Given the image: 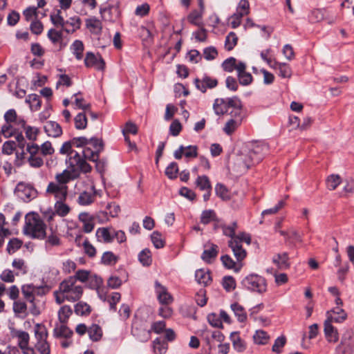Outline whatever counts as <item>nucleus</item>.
<instances>
[{
    "instance_id": "1",
    "label": "nucleus",
    "mask_w": 354,
    "mask_h": 354,
    "mask_svg": "<svg viewBox=\"0 0 354 354\" xmlns=\"http://www.w3.org/2000/svg\"><path fill=\"white\" fill-rule=\"evenodd\" d=\"M79 177V173L74 169H64L55 176V181L50 182L46 192L53 195L57 200H66L68 196L67 184Z\"/></svg>"
},
{
    "instance_id": "2",
    "label": "nucleus",
    "mask_w": 354,
    "mask_h": 354,
    "mask_svg": "<svg viewBox=\"0 0 354 354\" xmlns=\"http://www.w3.org/2000/svg\"><path fill=\"white\" fill-rule=\"evenodd\" d=\"M83 294V287L75 283V277H68L60 283L59 289L54 292L55 301L62 304L66 300L71 302L78 301Z\"/></svg>"
},
{
    "instance_id": "3",
    "label": "nucleus",
    "mask_w": 354,
    "mask_h": 354,
    "mask_svg": "<svg viewBox=\"0 0 354 354\" xmlns=\"http://www.w3.org/2000/svg\"><path fill=\"white\" fill-rule=\"evenodd\" d=\"M73 145L72 140L64 142L59 149V153L68 155L66 162L71 169L76 171V169H77L85 174L91 172L92 169L91 166L82 158L80 153L71 149Z\"/></svg>"
},
{
    "instance_id": "4",
    "label": "nucleus",
    "mask_w": 354,
    "mask_h": 354,
    "mask_svg": "<svg viewBox=\"0 0 354 354\" xmlns=\"http://www.w3.org/2000/svg\"><path fill=\"white\" fill-rule=\"evenodd\" d=\"M46 225L35 213H28L25 217V225L23 229L24 234L32 239H43L46 236Z\"/></svg>"
},
{
    "instance_id": "5",
    "label": "nucleus",
    "mask_w": 354,
    "mask_h": 354,
    "mask_svg": "<svg viewBox=\"0 0 354 354\" xmlns=\"http://www.w3.org/2000/svg\"><path fill=\"white\" fill-rule=\"evenodd\" d=\"M267 146L259 144L252 143L248 145V147L243 149L239 155L243 158L245 163H249V167L258 164L263 160V152L267 151Z\"/></svg>"
},
{
    "instance_id": "6",
    "label": "nucleus",
    "mask_w": 354,
    "mask_h": 354,
    "mask_svg": "<svg viewBox=\"0 0 354 354\" xmlns=\"http://www.w3.org/2000/svg\"><path fill=\"white\" fill-rule=\"evenodd\" d=\"M243 242H245L247 245L250 244L251 237L250 234L245 232L239 233L228 242V245L232 249L238 263H241L247 256L246 250L242 247Z\"/></svg>"
},
{
    "instance_id": "7",
    "label": "nucleus",
    "mask_w": 354,
    "mask_h": 354,
    "mask_svg": "<svg viewBox=\"0 0 354 354\" xmlns=\"http://www.w3.org/2000/svg\"><path fill=\"white\" fill-rule=\"evenodd\" d=\"M243 286L249 290L258 293L265 292L267 290L266 279L258 274H251L243 279Z\"/></svg>"
},
{
    "instance_id": "8",
    "label": "nucleus",
    "mask_w": 354,
    "mask_h": 354,
    "mask_svg": "<svg viewBox=\"0 0 354 354\" xmlns=\"http://www.w3.org/2000/svg\"><path fill=\"white\" fill-rule=\"evenodd\" d=\"M100 12L104 20L115 21L120 16V3L117 0H111L100 8Z\"/></svg>"
},
{
    "instance_id": "9",
    "label": "nucleus",
    "mask_w": 354,
    "mask_h": 354,
    "mask_svg": "<svg viewBox=\"0 0 354 354\" xmlns=\"http://www.w3.org/2000/svg\"><path fill=\"white\" fill-rule=\"evenodd\" d=\"M93 149L90 147H85L82 151V158L86 162V160L96 162L99 159V154L104 149V144L102 140L93 138V142L91 143Z\"/></svg>"
},
{
    "instance_id": "10",
    "label": "nucleus",
    "mask_w": 354,
    "mask_h": 354,
    "mask_svg": "<svg viewBox=\"0 0 354 354\" xmlns=\"http://www.w3.org/2000/svg\"><path fill=\"white\" fill-rule=\"evenodd\" d=\"M341 349V354H354V333L346 331L342 336L340 344L336 350Z\"/></svg>"
},
{
    "instance_id": "11",
    "label": "nucleus",
    "mask_w": 354,
    "mask_h": 354,
    "mask_svg": "<svg viewBox=\"0 0 354 354\" xmlns=\"http://www.w3.org/2000/svg\"><path fill=\"white\" fill-rule=\"evenodd\" d=\"M15 192L18 196L24 201H30L37 196V191L31 185L24 183L17 184Z\"/></svg>"
},
{
    "instance_id": "12",
    "label": "nucleus",
    "mask_w": 354,
    "mask_h": 354,
    "mask_svg": "<svg viewBox=\"0 0 354 354\" xmlns=\"http://www.w3.org/2000/svg\"><path fill=\"white\" fill-rule=\"evenodd\" d=\"M194 84L199 91L205 93L207 88H215L218 85V81L215 78L205 75L201 79L196 78Z\"/></svg>"
},
{
    "instance_id": "13",
    "label": "nucleus",
    "mask_w": 354,
    "mask_h": 354,
    "mask_svg": "<svg viewBox=\"0 0 354 354\" xmlns=\"http://www.w3.org/2000/svg\"><path fill=\"white\" fill-rule=\"evenodd\" d=\"M84 64L86 67H95L96 69L100 71L104 70L105 66V63L101 55H98L96 56L91 52H88L86 54Z\"/></svg>"
},
{
    "instance_id": "14",
    "label": "nucleus",
    "mask_w": 354,
    "mask_h": 354,
    "mask_svg": "<svg viewBox=\"0 0 354 354\" xmlns=\"http://www.w3.org/2000/svg\"><path fill=\"white\" fill-rule=\"evenodd\" d=\"M246 64L243 62H239L237 66V77L239 83L243 86H248L252 82L253 77L252 75L246 72Z\"/></svg>"
},
{
    "instance_id": "15",
    "label": "nucleus",
    "mask_w": 354,
    "mask_h": 354,
    "mask_svg": "<svg viewBox=\"0 0 354 354\" xmlns=\"http://www.w3.org/2000/svg\"><path fill=\"white\" fill-rule=\"evenodd\" d=\"M97 194H98V191L95 189L94 186H91L89 190L80 193L77 202L81 205H89L94 202Z\"/></svg>"
},
{
    "instance_id": "16",
    "label": "nucleus",
    "mask_w": 354,
    "mask_h": 354,
    "mask_svg": "<svg viewBox=\"0 0 354 354\" xmlns=\"http://www.w3.org/2000/svg\"><path fill=\"white\" fill-rule=\"evenodd\" d=\"M155 290L158 299L162 304L168 305L173 301V297L168 292L167 288L158 281L155 282Z\"/></svg>"
},
{
    "instance_id": "17",
    "label": "nucleus",
    "mask_w": 354,
    "mask_h": 354,
    "mask_svg": "<svg viewBox=\"0 0 354 354\" xmlns=\"http://www.w3.org/2000/svg\"><path fill=\"white\" fill-rule=\"evenodd\" d=\"M326 316V320L342 323L346 319L347 313L340 306H336L332 310L327 311Z\"/></svg>"
},
{
    "instance_id": "18",
    "label": "nucleus",
    "mask_w": 354,
    "mask_h": 354,
    "mask_svg": "<svg viewBox=\"0 0 354 354\" xmlns=\"http://www.w3.org/2000/svg\"><path fill=\"white\" fill-rule=\"evenodd\" d=\"M205 249L204 250L201 259L206 263H211L212 259H214L218 253V247L214 243H207L205 245Z\"/></svg>"
},
{
    "instance_id": "19",
    "label": "nucleus",
    "mask_w": 354,
    "mask_h": 354,
    "mask_svg": "<svg viewBox=\"0 0 354 354\" xmlns=\"http://www.w3.org/2000/svg\"><path fill=\"white\" fill-rule=\"evenodd\" d=\"M95 235L98 241L105 243H111L114 239L112 227H99Z\"/></svg>"
},
{
    "instance_id": "20",
    "label": "nucleus",
    "mask_w": 354,
    "mask_h": 354,
    "mask_svg": "<svg viewBox=\"0 0 354 354\" xmlns=\"http://www.w3.org/2000/svg\"><path fill=\"white\" fill-rule=\"evenodd\" d=\"M332 322L329 320L324 322V334L328 342L335 343L339 339V334L337 328L332 325Z\"/></svg>"
},
{
    "instance_id": "21",
    "label": "nucleus",
    "mask_w": 354,
    "mask_h": 354,
    "mask_svg": "<svg viewBox=\"0 0 354 354\" xmlns=\"http://www.w3.org/2000/svg\"><path fill=\"white\" fill-rule=\"evenodd\" d=\"M79 219L83 223V231L90 233L94 229V217L87 212H82L79 214Z\"/></svg>"
},
{
    "instance_id": "22",
    "label": "nucleus",
    "mask_w": 354,
    "mask_h": 354,
    "mask_svg": "<svg viewBox=\"0 0 354 354\" xmlns=\"http://www.w3.org/2000/svg\"><path fill=\"white\" fill-rule=\"evenodd\" d=\"M44 129L46 134L50 137L58 138L62 134L61 126L55 121L46 122Z\"/></svg>"
},
{
    "instance_id": "23",
    "label": "nucleus",
    "mask_w": 354,
    "mask_h": 354,
    "mask_svg": "<svg viewBox=\"0 0 354 354\" xmlns=\"http://www.w3.org/2000/svg\"><path fill=\"white\" fill-rule=\"evenodd\" d=\"M272 262L280 270H286L289 268L290 266L287 252L275 254L272 258Z\"/></svg>"
},
{
    "instance_id": "24",
    "label": "nucleus",
    "mask_w": 354,
    "mask_h": 354,
    "mask_svg": "<svg viewBox=\"0 0 354 354\" xmlns=\"http://www.w3.org/2000/svg\"><path fill=\"white\" fill-rule=\"evenodd\" d=\"M73 332L66 326V324L57 323L53 330V335L55 337L70 338Z\"/></svg>"
},
{
    "instance_id": "25",
    "label": "nucleus",
    "mask_w": 354,
    "mask_h": 354,
    "mask_svg": "<svg viewBox=\"0 0 354 354\" xmlns=\"http://www.w3.org/2000/svg\"><path fill=\"white\" fill-rule=\"evenodd\" d=\"M86 26L91 33L95 35H99L102 32V24L100 19L95 17L86 19Z\"/></svg>"
},
{
    "instance_id": "26",
    "label": "nucleus",
    "mask_w": 354,
    "mask_h": 354,
    "mask_svg": "<svg viewBox=\"0 0 354 354\" xmlns=\"http://www.w3.org/2000/svg\"><path fill=\"white\" fill-rule=\"evenodd\" d=\"M230 339L232 342L233 348L239 353L243 352L246 349V344L243 340L238 333L233 332L230 335Z\"/></svg>"
},
{
    "instance_id": "27",
    "label": "nucleus",
    "mask_w": 354,
    "mask_h": 354,
    "mask_svg": "<svg viewBox=\"0 0 354 354\" xmlns=\"http://www.w3.org/2000/svg\"><path fill=\"white\" fill-rule=\"evenodd\" d=\"M72 313L73 310L71 306L68 305L62 306L57 313L59 322L61 324H66Z\"/></svg>"
},
{
    "instance_id": "28",
    "label": "nucleus",
    "mask_w": 354,
    "mask_h": 354,
    "mask_svg": "<svg viewBox=\"0 0 354 354\" xmlns=\"http://www.w3.org/2000/svg\"><path fill=\"white\" fill-rule=\"evenodd\" d=\"M231 309L239 322H245L247 319V313L244 308L238 303L231 304Z\"/></svg>"
},
{
    "instance_id": "29",
    "label": "nucleus",
    "mask_w": 354,
    "mask_h": 354,
    "mask_svg": "<svg viewBox=\"0 0 354 354\" xmlns=\"http://www.w3.org/2000/svg\"><path fill=\"white\" fill-rule=\"evenodd\" d=\"M65 201L57 200L54 206L55 214L62 217L66 216L71 209L69 206L64 203Z\"/></svg>"
},
{
    "instance_id": "30",
    "label": "nucleus",
    "mask_w": 354,
    "mask_h": 354,
    "mask_svg": "<svg viewBox=\"0 0 354 354\" xmlns=\"http://www.w3.org/2000/svg\"><path fill=\"white\" fill-rule=\"evenodd\" d=\"M204 12L201 10H193L187 16V20L189 23L196 26H203V24L201 21Z\"/></svg>"
},
{
    "instance_id": "31",
    "label": "nucleus",
    "mask_w": 354,
    "mask_h": 354,
    "mask_svg": "<svg viewBox=\"0 0 354 354\" xmlns=\"http://www.w3.org/2000/svg\"><path fill=\"white\" fill-rule=\"evenodd\" d=\"M61 13L60 10H57L50 15V19L55 26L57 28L61 27L63 30H65V20L61 15Z\"/></svg>"
},
{
    "instance_id": "32",
    "label": "nucleus",
    "mask_w": 354,
    "mask_h": 354,
    "mask_svg": "<svg viewBox=\"0 0 354 354\" xmlns=\"http://www.w3.org/2000/svg\"><path fill=\"white\" fill-rule=\"evenodd\" d=\"M241 118H232L229 120L223 127V131L227 135H231L241 125Z\"/></svg>"
},
{
    "instance_id": "33",
    "label": "nucleus",
    "mask_w": 354,
    "mask_h": 354,
    "mask_svg": "<svg viewBox=\"0 0 354 354\" xmlns=\"http://www.w3.org/2000/svg\"><path fill=\"white\" fill-rule=\"evenodd\" d=\"M81 24V20L78 17L70 18L68 20L65 21V30L66 32H73L77 29H79Z\"/></svg>"
},
{
    "instance_id": "34",
    "label": "nucleus",
    "mask_w": 354,
    "mask_h": 354,
    "mask_svg": "<svg viewBox=\"0 0 354 354\" xmlns=\"http://www.w3.org/2000/svg\"><path fill=\"white\" fill-rule=\"evenodd\" d=\"M70 48L77 59L80 60L82 59L84 47L82 41L78 39L74 41Z\"/></svg>"
},
{
    "instance_id": "35",
    "label": "nucleus",
    "mask_w": 354,
    "mask_h": 354,
    "mask_svg": "<svg viewBox=\"0 0 354 354\" xmlns=\"http://www.w3.org/2000/svg\"><path fill=\"white\" fill-rule=\"evenodd\" d=\"M270 339V335L263 330H256L254 335H253L254 343L259 345H265L268 344Z\"/></svg>"
},
{
    "instance_id": "36",
    "label": "nucleus",
    "mask_w": 354,
    "mask_h": 354,
    "mask_svg": "<svg viewBox=\"0 0 354 354\" xmlns=\"http://www.w3.org/2000/svg\"><path fill=\"white\" fill-rule=\"evenodd\" d=\"M223 266L228 269H234L236 272L240 270L242 265L241 263H236L229 255L225 254L221 257Z\"/></svg>"
},
{
    "instance_id": "37",
    "label": "nucleus",
    "mask_w": 354,
    "mask_h": 354,
    "mask_svg": "<svg viewBox=\"0 0 354 354\" xmlns=\"http://www.w3.org/2000/svg\"><path fill=\"white\" fill-rule=\"evenodd\" d=\"M26 102L29 104L30 108L32 111L39 110L41 105L39 96L35 93L28 95L26 99Z\"/></svg>"
},
{
    "instance_id": "38",
    "label": "nucleus",
    "mask_w": 354,
    "mask_h": 354,
    "mask_svg": "<svg viewBox=\"0 0 354 354\" xmlns=\"http://www.w3.org/2000/svg\"><path fill=\"white\" fill-rule=\"evenodd\" d=\"M249 168V163H245L241 155L237 154L234 162V169L242 174L245 172Z\"/></svg>"
},
{
    "instance_id": "39",
    "label": "nucleus",
    "mask_w": 354,
    "mask_h": 354,
    "mask_svg": "<svg viewBox=\"0 0 354 354\" xmlns=\"http://www.w3.org/2000/svg\"><path fill=\"white\" fill-rule=\"evenodd\" d=\"M88 334L92 341L97 342L99 341L102 336V330L99 325L92 324L88 328Z\"/></svg>"
},
{
    "instance_id": "40",
    "label": "nucleus",
    "mask_w": 354,
    "mask_h": 354,
    "mask_svg": "<svg viewBox=\"0 0 354 354\" xmlns=\"http://www.w3.org/2000/svg\"><path fill=\"white\" fill-rule=\"evenodd\" d=\"M37 288L32 285H24L21 288V292L24 298L29 302L33 303Z\"/></svg>"
},
{
    "instance_id": "41",
    "label": "nucleus",
    "mask_w": 354,
    "mask_h": 354,
    "mask_svg": "<svg viewBox=\"0 0 354 354\" xmlns=\"http://www.w3.org/2000/svg\"><path fill=\"white\" fill-rule=\"evenodd\" d=\"M119 258L113 252L111 251L104 252L101 257V263L105 266L115 265Z\"/></svg>"
},
{
    "instance_id": "42",
    "label": "nucleus",
    "mask_w": 354,
    "mask_h": 354,
    "mask_svg": "<svg viewBox=\"0 0 354 354\" xmlns=\"http://www.w3.org/2000/svg\"><path fill=\"white\" fill-rule=\"evenodd\" d=\"M195 277L197 282L203 285H207L211 281L210 274L203 269L196 270Z\"/></svg>"
},
{
    "instance_id": "43",
    "label": "nucleus",
    "mask_w": 354,
    "mask_h": 354,
    "mask_svg": "<svg viewBox=\"0 0 354 354\" xmlns=\"http://www.w3.org/2000/svg\"><path fill=\"white\" fill-rule=\"evenodd\" d=\"M14 336L18 339V345L20 348L28 345L30 336L27 332L16 330Z\"/></svg>"
},
{
    "instance_id": "44",
    "label": "nucleus",
    "mask_w": 354,
    "mask_h": 354,
    "mask_svg": "<svg viewBox=\"0 0 354 354\" xmlns=\"http://www.w3.org/2000/svg\"><path fill=\"white\" fill-rule=\"evenodd\" d=\"M48 37L54 44L59 43L60 48H62L65 45L62 44V32L51 28L48 32Z\"/></svg>"
},
{
    "instance_id": "45",
    "label": "nucleus",
    "mask_w": 354,
    "mask_h": 354,
    "mask_svg": "<svg viewBox=\"0 0 354 354\" xmlns=\"http://www.w3.org/2000/svg\"><path fill=\"white\" fill-rule=\"evenodd\" d=\"M74 310L77 315L86 316L90 314L91 308L88 304L80 301L75 305Z\"/></svg>"
},
{
    "instance_id": "46",
    "label": "nucleus",
    "mask_w": 354,
    "mask_h": 354,
    "mask_svg": "<svg viewBox=\"0 0 354 354\" xmlns=\"http://www.w3.org/2000/svg\"><path fill=\"white\" fill-rule=\"evenodd\" d=\"M239 66V62L234 57H230L226 59L222 63L223 69L228 73H232L234 70L237 71V66Z\"/></svg>"
},
{
    "instance_id": "47",
    "label": "nucleus",
    "mask_w": 354,
    "mask_h": 354,
    "mask_svg": "<svg viewBox=\"0 0 354 354\" xmlns=\"http://www.w3.org/2000/svg\"><path fill=\"white\" fill-rule=\"evenodd\" d=\"M216 194L223 201H227L230 198L229 190L222 183H217L215 186Z\"/></svg>"
},
{
    "instance_id": "48",
    "label": "nucleus",
    "mask_w": 354,
    "mask_h": 354,
    "mask_svg": "<svg viewBox=\"0 0 354 354\" xmlns=\"http://www.w3.org/2000/svg\"><path fill=\"white\" fill-rule=\"evenodd\" d=\"M15 123H6L1 127V133L5 138H10L16 134L19 129Z\"/></svg>"
},
{
    "instance_id": "49",
    "label": "nucleus",
    "mask_w": 354,
    "mask_h": 354,
    "mask_svg": "<svg viewBox=\"0 0 354 354\" xmlns=\"http://www.w3.org/2000/svg\"><path fill=\"white\" fill-rule=\"evenodd\" d=\"M168 348V344L165 341L157 338L153 341V351L155 354H165Z\"/></svg>"
},
{
    "instance_id": "50",
    "label": "nucleus",
    "mask_w": 354,
    "mask_h": 354,
    "mask_svg": "<svg viewBox=\"0 0 354 354\" xmlns=\"http://www.w3.org/2000/svg\"><path fill=\"white\" fill-rule=\"evenodd\" d=\"M216 220V215L214 210H204L201 216V222L204 225L209 224L210 222Z\"/></svg>"
},
{
    "instance_id": "51",
    "label": "nucleus",
    "mask_w": 354,
    "mask_h": 354,
    "mask_svg": "<svg viewBox=\"0 0 354 354\" xmlns=\"http://www.w3.org/2000/svg\"><path fill=\"white\" fill-rule=\"evenodd\" d=\"M196 185L201 190L212 189V185L207 176H199L196 180Z\"/></svg>"
},
{
    "instance_id": "52",
    "label": "nucleus",
    "mask_w": 354,
    "mask_h": 354,
    "mask_svg": "<svg viewBox=\"0 0 354 354\" xmlns=\"http://www.w3.org/2000/svg\"><path fill=\"white\" fill-rule=\"evenodd\" d=\"M221 229L223 234L225 236H229L231 239H233L236 235H235V230L237 228V224L236 222H232L230 225H222Z\"/></svg>"
},
{
    "instance_id": "53",
    "label": "nucleus",
    "mask_w": 354,
    "mask_h": 354,
    "mask_svg": "<svg viewBox=\"0 0 354 354\" xmlns=\"http://www.w3.org/2000/svg\"><path fill=\"white\" fill-rule=\"evenodd\" d=\"M340 183L341 178L337 174H332L326 179V185L330 190H335Z\"/></svg>"
},
{
    "instance_id": "54",
    "label": "nucleus",
    "mask_w": 354,
    "mask_h": 354,
    "mask_svg": "<svg viewBox=\"0 0 354 354\" xmlns=\"http://www.w3.org/2000/svg\"><path fill=\"white\" fill-rule=\"evenodd\" d=\"M77 129H84L87 126V118L84 113H78L74 118Z\"/></svg>"
},
{
    "instance_id": "55",
    "label": "nucleus",
    "mask_w": 354,
    "mask_h": 354,
    "mask_svg": "<svg viewBox=\"0 0 354 354\" xmlns=\"http://www.w3.org/2000/svg\"><path fill=\"white\" fill-rule=\"evenodd\" d=\"M238 37L234 32H230L225 38V47L227 50H232L237 44Z\"/></svg>"
},
{
    "instance_id": "56",
    "label": "nucleus",
    "mask_w": 354,
    "mask_h": 354,
    "mask_svg": "<svg viewBox=\"0 0 354 354\" xmlns=\"http://www.w3.org/2000/svg\"><path fill=\"white\" fill-rule=\"evenodd\" d=\"M13 311L17 315H23L25 317L27 315V306L25 302L20 300L15 301L13 303Z\"/></svg>"
},
{
    "instance_id": "57",
    "label": "nucleus",
    "mask_w": 354,
    "mask_h": 354,
    "mask_svg": "<svg viewBox=\"0 0 354 354\" xmlns=\"http://www.w3.org/2000/svg\"><path fill=\"white\" fill-rule=\"evenodd\" d=\"M213 109L216 115H223L227 111L225 100L223 99H216Z\"/></svg>"
},
{
    "instance_id": "58",
    "label": "nucleus",
    "mask_w": 354,
    "mask_h": 354,
    "mask_svg": "<svg viewBox=\"0 0 354 354\" xmlns=\"http://www.w3.org/2000/svg\"><path fill=\"white\" fill-rule=\"evenodd\" d=\"M286 343V338L285 336L282 335V336L277 337L275 339L274 343L272 347V352H274L277 354L281 353L282 351V348L285 346Z\"/></svg>"
},
{
    "instance_id": "59",
    "label": "nucleus",
    "mask_w": 354,
    "mask_h": 354,
    "mask_svg": "<svg viewBox=\"0 0 354 354\" xmlns=\"http://www.w3.org/2000/svg\"><path fill=\"white\" fill-rule=\"evenodd\" d=\"M279 76L282 78H290L292 76V70L289 64L286 63H281L279 64Z\"/></svg>"
},
{
    "instance_id": "60",
    "label": "nucleus",
    "mask_w": 354,
    "mask_h": 354,
    "mask_svg": "<svg viewBox=\"0 0 354 354\" xmlns=\"http://www.w3.org/2000/svg\"><path fill=\"white\" fill-rule=\"evenodd\" d=\"M80 93H75L73 95V97H75L74 104L75 105V108L79 109H82L84 111L89 110L91 108V104L89 103H86L84 98L79 97L78 95Z\"/></svg>"
},
{
    "instance_id": "61",
    "label": "nucleus",
    "mask_w": 354,
    "mask_h": 354,
    "mask_svg": "<svg viewBox=\"0 0 354 354\" xmlns=\"http://www.w3.org/2000/svg\"><path fill=\"white\" fill-rule=\"evenodd\" d=\"M178 172V167L176 162H171L165 169V175L170 179H174L177 177Z\"/></svg>"
},
{
    "instance_id": "62",
    "label": "nucleus",
    "mask_w": 354,
    "mask_h": 354,
    "mask_svg": "<svg viewBox=\"0 0 354 354\" xmlns=\"http://www.w3.org/2000/svg\"><path fill=\"white\" fill-rule=\"evenodd\" d=\"M35 338L37 342H43L47 339L48 332L44 326H37V328L35 331Z\"/></svg>"
},
{
    "instance_id": "63",
    "label": "nucleus",
    "mask_w": 354,
    "mask_h": 354,
    "mask_svg": "<svg viewBox=\"0 0 354 354\" xmlns=\"http://www.w3.org/2000/svg\"><path fill=\"white\" fill-rule=\"evenodd\" d=\"M138 259L143 266H149L151 263L150 251L148 249L142 250L138 255Z\"/></svg>"
},
{
    "instance_id": "64",
    "label": "nucleus",
    "mask_w": 354,
    "mask_h": 354,
    "mask_svg": "<svg viewBox=\"0 0 354 354\" xmlns=\"http://www.w3.org/2000/svg\"><path fill=\"white\" fill-rule=\"evenodd\" d=\"M35 348L40 353V354L50 353V345L48 343L47 339L43 342H37L35 344Z\"/></svg>"
}]
</instances>
